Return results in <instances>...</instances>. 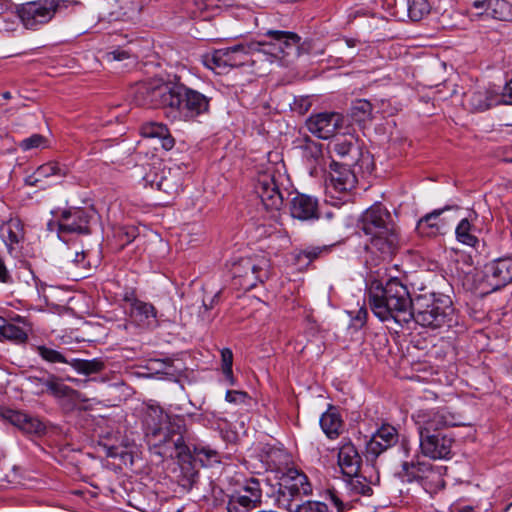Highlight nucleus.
I'll use <instances>...</instances> for the list:
<instances>
[{"mask_svg": "<svg viewBox=\"0 0 512 512\" xmlns=\"http://www.w3.org/2000/svg\"><path fill=\"white\" fill-rule=\"evenodd\" d=\"M290 214L301 221L317 219L318 200L306 194L298 193L290 202Z\"/></svg>", "mask_w": 512, "mask_h": 512, "instance_id": "26", "label": "nucleus"}, {"mask_svg": "<svg viewBox=\"0 0 512 512\" xmlns=\"http://www.w3.org/2000/svg\"><path fill=\"white\" fill-rule=\"evenodd\" d=\"M277 504L288 511L293 510L295 502H300L302 496L312 492L308 477L296 468L287 469L279 477Z\"/></svg>", "mask_w": 512, "mask_h": 512, "instance_id": "5", "label": "nucleus"}, {"mask_svg": "<svg viewBox=\"0 0 512 512\" xmlns=\"http://www.w3.org/2000/svg\"><path fill=\"white\" fill-rule=\"evenodd\" d=\"M148 431L146 436L154 446L172 444L178 455L190 452V447L185 443L186 432L183 419L171 418L164 414L159 407H150L146 416Z\"/></svg>", "mask_w": 512, "mask_h": 512, "instance_id": "2", "label": "nucleus"}, {"mask_svg": "<svg viewBox=\"0 0 512 512\" xmlns=\"http://www.w3.org/2000/svg\"><path fill=\"white\" fill-rule=\"evenodd\" d=\"M484 279L492 290H498L512 281V259L500 258L484 267Z\"/></svg>", "mask_w": 512, "mask_h": 512, "instance_id": "19", "label": "nucleus"}, {"mask_svg": "<svg viewBox=\"0 0 512 512\" xmlns=\"http://www.w3.org/2000/svg\"><path fill=\"white\" fill-rule=\"evenodd\" d=\"M0 236L9 252L24 239L23 224L19 219H10L0 227Z\"/></svg>", "mask_w": 512, "mask_h": 512, "instance_id": "30", "label": "nucleus"}, {"mask_svg": "<svg viewBox=\"0 0 512 512\" xmlns=\"http://www.w3.org/2000/svg\"><path fill=\"white\" fill-rule=\"evenodd\" d=\"M183 184V172L179 167L165 166L162 168L160 179L158 182V190L165 192L168 195L177 194Z\"/></svg>", "mask_w": 512, "mask_h": 512, "instance_id": "29", "label": "nucleus"}, {"mask_svg": "<svg viewBox=\"0 0 512 512\" xmlns=\"http://www.w3.org/2000/svg\"><path fill=\"white\" fill-rule=\"evenodd\" d=\"M0 282L10 284L13 282L12 276L7 269L4 260L0 257Z\"/></svg>", "mask_w": 512, "mask_h": 512, "instance_id": "59", "label": "nucleus"}, {"mask_svg": "<svg viewBox=\"0 0 512 512\" xmlns=\"http://www.w3.org/2000/svg\"><path fill=\"white\" fill-rule=\"evenodd\" d=\"M160 139L161 145L165 150H170L174 147L175 141L174 138L169 135V131L167 132L166 136H162Z\"/></svg>", "mask_w": 512, "mask_h": 512, "instance_id": "61", "label": "nucleus"}, {"mask_svg": "<svg viewBox=\"0 0 512 512\" xmlns=\"http://www.w3.org/2000/svg\"><path fill=\"white\" fill-rule=\"evenodd\" d=\"M356 183L355 175L347 168L334 170L330 175L329 188L335 192L343 193L354 188Z\"/></svg>", "mask_w": 512, "mask_h": 512, "instance_id": "32", "label": "nucleus"}, {"mask_svg": "<svg viewBox=\"0 0 512 512\" xmlns=\"http://www.w3.org/2000/svg\"><path fill=\"white\" fill-rule=\"evenodd\" d=\"M290 512H327V505L323 502L308 501L300 504L295 502Z\"/></svg>", "mask_w": 512, "mask_h": 512, "instance_id": "47", "label": "nucleus"}, {"mask_svg": "<svg viewBox=\"0 0 512 512\" xmlns=\"http://www.w3.org/2000/svg\"><path fill=\"white\" fill-rule=\"evenodd\" d=\"M171 84L151 80L136 84L132 90L133 101L138 106L167 108Z\"/></svg>", "mask_w": 512, "mask_h": 512, "instance_id": "10", "label": "nucleus"}, {"mask_svg": "<svg viewBox=\"0 0 512 512\" xmlns=\"http://www.w3.org/2000/svg\"><path fill=\"white\" fill-rule=\"evenodd\" d=\"M277 176L273 166L259 172L254 184V192L260 199L262 206L267 211H279L283 206L284 197L280 190Z\"/></svg>", "mask_w": 512, "mask_h": 512, "instance_id": "8", "label": "nucleus"}, {"mask_svg": "<svg viewBox=\"0 0 512 512\" xmlns=\"http://www.w3.org/2000/svg\"><path fill=\"white\" fill-rule=\"evenodd\" d=\"M421 453L433 460L448 459L454 439L441 432L419 436Z\"/></svg>", "mask_w": 512, "mask_h": 512, "instance_id": "16", "label": "nucleus"}, {"mask_svg": "<svg viewBox=\"0 0 512 512\" xmlns=\"http://www.w3.org/2000/svg\"><path fill=\"white\" fill-rule=\"evenodd\" d=\"M107 61H122L130 58V53L124 49H116L106 53Z\"/></svg>", "mask_w": 512, "mask_h": 512, "instance_id": "56", "label": "nucleus"}, {"mask_svg": "<svg viewBox=\"0 0 512 512\" xmlns=\"http://www.w3.org/2000/svg\"><path fill=\"white\" fill-rule=\"evenodd\" d=\"M369 304L374 315L382 322L394 321L403 326L412 321L415 301L407 286L397 278L389 279L384 285H372Z\"/></svg>", "mask_w": 512, "mask_h": 512, "instance_id": "1", "label": "nucleus"}, {"mask_svg": "<svg viewBox=\"0 0 512 512\" xmlns=\"http://www.w3.org/2000/svg\"><path fill=\"white\" fill-rule=\"evenodd\" d=\"M266 463L270 469L275 470L277 473L283 475L286 472L290 463V455L279 448H269L266 452Z\"/></svg>", "mask_w": 512, "mask_h": 512, "instance_id": "33", "label": "nucleus"}, {"mask_svg": "<svg viewBox=\"0 0 512 512\" xmlns=\"http://www.w3.org/2000/svg\"><path fill=\"white\" fill-rule=\"evenodd\" d=\"M397 442V430L389 424H384L377 429L367 443V453L377 457L388 448L394 446Z\"/></svg>", "mask_w": 512, "mask_h": 512, "instance_id": "23", "label": "nucleus"}, {"mask_svg": "<svg viewBox=\"0 0 512 512\" xmlns=\"http://www.w3.org/2000/svg\"><path fill=\"white\" fill-rule=\"evenodd\" d=\"M305 153L307 158H311L316 161L322 156V145L310 141L305 146Z\"/></svg>", "mask_w": 512, "mask_h": 512, "instance_id": "52", "label": "nucleus"}, {"mask_svg": "<svg viewBox=\"0 0 512 512\" xmlns=\"http://www.w3.org/2000/svg\"><path fill=\"white\" fill-rule=\"evenodd\" d=\"M3 417L26 434L41 435L46 429L38 418L20 411L7 410Z\"/></svg>", "mask_w": 512, "mask_h": 512, "instance_id": "27", "label": "nucleus"}, {"mask_svg": "<svg viewBox=\"0 0 512 512\" xmlns=\"http://www.w3.org/2000/svg\"><path fill=\"white\" fill-rule=\"evenodd\" d=\"M181 469L185 478V483H183V485H192L198 477V472L194 470L190 463L183 465Z\"/></svg>", "mask_w": 512, "mask_h": 512, "instance_id": "54", "label": "nucleus"}, {"mask_svg": "<svg viewBox=\"0 0 512 512\" xmlns=\"http://www.w3.org/2000/svg\"><path fill=\"white\" fill-rule=\"evenodd\" d=\"M320 426L329 439H336L342 432L343 420L335 409L330 408L322 414Z\"/></svg>", "mask_w": 512, "mask_h": 512, "instance_id": "31", "label": "nucleus"}, {"mask_svg": "<svg viewBox=\"0 0 512 512\" xmlns=\"http://www.w3.org/2000/svg\"><path fill=\"white\" fill-rule=\"evenodd\" d=\"M458 208L457 206H445L440 209H435L426 214L417 223L416 230L421 236L435 237L444 234L447 229V223L441 219V215L448 210Z\"/></svg>", "mask_w": 512, "mask_h": 512, "instance_id": "22", "label": "nucleus"}, {"mask_svg": "<svg viewBox=\"0 0 512 512\" xmlns=\"http://www.w3.org/2000/svg\"><path fill=\"white\" fill-rule=\"evenodd\" d=\"M328 248L326 246L323 247H307L303 250H300L295 254V260L297 263L304 262L306 260V265L310 264L313 260L318 258L321 253L327 252Z\"/></svg>", "mask_w": 512, "mask_h": 512, "instance_id": "44", "label": "nucleus"}, {"mask_svg": "<svg viewBox=\"0 0 512 512\" xmlns=\"http://www.w3.org/2000/svg\"><path fill=\"white\" fill-rule=\"evenodd\" d=\"M210 99L182 83L171 85L167 108L174 119L193 121L209 111Z\"/></svg>", "mask_w": 512, "mask_h": 512, "instance_id": "3", "label": "nucleus"}, {"mask_svg": "<svg viewBox=\"0 0 512 512\" xmlns=\"http://www.w3.org/2000/svg\"><path fill=\"white\" fill-rule=\"evenodd\" d=\"M356 147L351 140L336 138L332 143V150L340 157L348 156Z\"/></svg>", "mask_w": 512, "mask_h": 512, "instance_id": "46", "label": "nucleus"}, {"mask_svg": "<svg viewBox=\"0 0 512 512\" xmlns=\"http://www.w3.org/2000/svg\"><path fill=\"white\" fill-rule=\"evenodd\" d=\"M2 339L24 343L28 339V335L22 328L6 321L0 332V340Z\"/></svg>", "mask_w": 512, "mask_h": 512, "instance_id": "41", "label": "nucleus"}, {"mask_svg": "<svg viewBox=\"0 0 512 512\" xmlns=\"http://www.w3.org/2000/svg\"><path fill=\"white\" fill-rule=\"evenodd\" d=\"M58 5L59 0L29 2L20 9L19 18L27 29L36 30L54 17Z\"/></svg>", "mask_w": 512, "mask_h": 512, "instance_id": "11", "label": "nucleus"}, {"mask_svg": "<svg viewBox=\"0 0 512 512\" xmlns=\"http://www.w3.org/2000/svg\"><path fill=\"white\" fill-rule=\"evenodd\" d=\"M269 260L261 254L241 258L233 264L232 274L239 279V285L244 289H252L258 283H263L269 277Z\"/></svg>", "mask_w": 512, "mask_h": 512, "instance_id": "6", "label": "nucleus"}, {"mask_svg": "<svg viewBox=\"0 0 512 512\" xmlns=\"http://www.w3.org/2000/svg\"><path fill=\"white\" fill-rule=\"evenodd\" d=\"M311 107V102L308 97H302L300 99H296L293 104V110L298 112L299 114H305Z\"/></svg>", "mask_w": 512, "mask_h": 512, "instance_id": "55", "label": "nucleus"}, {"mask_svg": "<svg viewBox=\"0 0 512 512\" xmlns=\"http://www.w3.org/2000/svg\"><path fill=\"white\" fill-rule=\"evenodd\" d=\"M130 302V316L141 327L155 328L158 326L157 310L151 304L139 299H128Z\"/></svg>", "mask_w": 512, "mask_h": 512, "instance_id": "25", "label": "nucleus"}, {"mask_svg": "<svg viewBox=\"0 0 512 512\" xmlns=\"http://www.w3.org/2000/svg\"><path fill=\"white\" fill-rule=\"evenodd\" d=\"M403 471L408 477V481L413 479L421 481L425 489L431 492V480H434L437 485L444 486V481L438 471H435L429 462H404L402 464Z\"/></svg>", "mask_w": 512, "mask_h": 512, "instance_id": "21", "label": "nucleus"}, {"mask_svg": "<svg viewBox=\"0 0 512 512\" xmlns=\"http://www.w3.org/2000/svg\"><path fill=\"white\" fill-rule=\"evenodd\" d=\"M502 98L503 103L512 105V79L505 85Z\"/></svg>", "mask_w": 512, "mask_h": 512, "instance_id": "60", "label": "nucleus"}, {"mask_svg": "<svg viewBox=\"0 0 512 512\" xmlns=\"http://www.w3.org/2000/svg\"><path fill=\"white\" fill-rule=\"evenodd\" d=\"M38 355L48 363H65L69 365L70 359L66 358L60 351L45 345H39L36 347Z\"/></svg>", "mask_w": 512, "mask_h": 512, "instance_id": "42", "label": "nucleus"}, {"mask_svg": "<svg viewBox=\"0 0 512 512\" xmlns=\"http://www.w3.org/2000/svg\"><path fill=\"white\" fill-rule=\"evenodd\" d=\"M485 0H472V5L476 9L484 8Z\"/></svg>", "mask_w": 512, "mask_h": 512, "instance_id": "64", "label": "nucleus"}, {"mask_svg": "<svg viewBox=\"0 0 512 512\" xmlns=\"http://www.w3.org/2000/svg\"><path fill=\"white\" fill-rule=\"evenodd\" d=\"M465 102L471 110L482 112L500 103V100L493 91L476 88L465 94Z\"/></svg>", "mask_w": 512, "mask_h": 512, "instance_id": "28", "label": "nucleus"}, {"mask_svg": "<svg viewBox=\"0 0 512 512\" xmlns=\"http://www.w3.org/2000/svg\"><path fill=\"white\" fill-rule=\"evenodd\" d=\"M262 42L240 43L231 47L217 49L213 52L210 61L217 68L241 67L252 62L255 53H262Z\"/></svg>", "mask_w": 512, "mask_h": 512, "instance_id": "9", "label": "nucleus"}, {"mask_svg": "<svg viewBox=\"0 0 512 512\" xmlns=\"http://www.w3.org/2000/svg\"><path fill=\"white\" fill-rule=\"evenodd\" d=\"M67 174V169L65 166L60 165L57 162H48L37 168L33 176H30V179H34L31 184H36L40 182L44 178H49L52 176H57L58 178L65 177Z\"/></svg>", "mask_w": 512, "mask_h": 512, "instance_id": "36", "label": "nucleus"}, {"mask_svg": "<svg viewBox=\"0 0 512 512\" xmlns=\"http://www.w3.org/2000/svg\"><path fill=\"white\" fill-rule=\"evenodd\" d=\"M350 116L354 122L359 124L371 119V103L365 99L356 100L350 108Z\"/></svg>", "mask_w": 512, "mask_h": 512, "instance_id": "39", "label": "nucleus"}, {"mask_svg": "<svg viewBox=\"0 0 512 512\" xmlns=\"http://www.w3.org/2000/svg\"><path fill=\"white\" fill-rule=\"evenodd\" d=\"M222 360V371L225 377L229 380L230 384H234L232 364H233V353L229 348L221 350Z\"/></svg>", "mask_w": 512, "mask_h": 512, "instance_id": "45", "label": "nucleus"}, {"mask_svg": "<svg viewBox=\"0 0 512 512\" xmlns=\"http://www.w3.org/2000/svg\"><path fill=\"white\" fill-rule=\"evenodd\" d=\"M266 36L270 37L271 43H263L262 53L270 54L275 58H279L281 55L289 54V51L293 48H297L300 43V36L294 32L280 31V30H268Z\"/></svg>", "mask_w": 512, "mask_h": 512, "instance_id": "18", "label": "nucleus"}, {"mask_svg": "<svg viewBox=\"0 0 512 512\" xmlns=\"http://www.w3.org/2000/svg\"><path fill=\"white\" fill-rule=\"evenodd\" d=\"M489 15L500 21H512V4L505 0H485Z\"/></svg>", "mask_w": 512, "mask_h": 512, "instance_id": "34", "label": "nucleus"}, {"mask_svg": "<svg viewBox=\"0 0 512 512\" xmlns=\"http://www.w3.org/2000/svg\"><path fill=\"white\" fill-rule=\"evenodd\" d=\"M69 365L78 373L91 375L99 373L106 368V363L100 358L90 360L73 358L70 359Z\"/></svg>", "mask_w": 512, "mask_h": 512, "instance_id": "35", "label": "nucleus"}, {"mask_svg": "<svg viewBox=\"0 0 512 512\" xmlns=\"http://www.w3.org/2000/svg\"><path fill=\"white\" fill-rule=\"evenodd\" d=\"M88 223L87 212L82 208L74 207L63 210L55 225L58 227L59 236L63 237L65 234L88 233Z\"/></svg>", "mask_w": 512, "mask_h": 512, "instance_id": "17", "label": "nucleus"}, {"mask_svg": "<svg viewBox=\"0 0 512 512\" xmlns=\"http://www.w3.org/2000/svg\"><path fill=\"white\" fill-rule=\"evenodd\" d=\"M218 298H219V293H216V294L212 297V299H211V301H210V303H209V304H207V303L204 301V302H203V306L205 307V309H206V310L211 309V308L213 307L214 303H216V302L218 301Z\"/></svg>", "mask_w": 512, "mask_h": 512, "instance_id": "63", "label": "nucleus"}, {"mask_svg": "<svg viewBox=\"0 0 512 512\" xmlns=\"http://www.w3.org/2000/svg\"><path fill=\"white\" fill-rule=\"evenodd\" d=\"M46 142H47V140L44 136H42L40 134H33L32 136L23 139L20 142L19 146L22 150L27 151L30 149L45 146Z\"/></svg>", "mask_w": 512, "mask_h": 512, "instance_id": "50", "label": "nucleus"}, {"mask_svg": "<svg viewBox=\"0 0 512 512\" xmlns=\"http://www.w3.org/2000/svg\"><path fill=\"white\" fill-rule=\"evenodd\" d=\"M330 498H331L332 502L334 503V505L337 507L338 512H342V505H343L342 501L334 493L330 494Z\"/></svg>", "mask_w": 512, "mask_h": 512, "instance_id": "62", "label": "nucleus"}, {"mask_svg": "<svg viewBox=\"0 0 512 512\" xmlns=\"http://www.w3.org/2000/svg\"><path fill=\"white\" fill-rule=\"evenodd\" d=\"M167 132L168 128L160 123H150L142 127V134L150 138L166 136Z\"/></svg>", "mask_w": 512, "mask_h": 512, "instance_id": "49", "label": "nucleus"}, {"mask_svg": "<svg viewBox=\"0 0 512 512\" xmlns=\"http://www.w3.org/2000/svg\"><path fill=\"white\" fill-rule=\"evenodd\" d=\"M193 457L199 461L202 466L209 467L220 462L219 454L216 450L204 445L193 446Z\"/></svg>", "mask_w": 512, "mask_h": 512, "instance_id": "38", "label": "nucleus"}, {"mask_svg": "<svg viewBox=\"0 0 512 512\" xmlns=\"http://www.w3.org/2000/svg\"><path fill=\"white\" fill-rule=\"evenodd\" d=\"M432 8L430 0H407V12L412 21H420L427 16Z\"/></svg>", "mask_w": 512, "mask_h": 512, "instance_id": "40", "label": "nucleus"}, {"mask_svg": "<svg viewBox=\"0 0 512 512\" xmlns=\"http://www.w3.org/2000/svg\"><path fill=\"white\" fill-rule=\"evenodd\" d=\"M27 381L36 395L49 393L56 399L67 400L72 407L86 401V398L77 390L62 383L54 374L46 373L43 376H29Z\"/></svg>", "mask_w": 512, "mask_h": 512, "instance_id": "7", "label": "nucleus"}, {"mask_svg": "<svg viewBox=\"0 0 512 512\" xmlns=\"http://www.w3.org/2000/svg\"><path fill=\"white\" fill-rule=\"evenodd\" d=\"M76 267L83 269L90 268V262L87 260V254L85 252H75V257L72 261Z\"/></svg>", "mask_w": 512, "mask_h": 512, "instance_id": "57", "label": "nucleus"}, {"mask_svg": "<svg viewBox=\"0 0 512 512\" xmlns=\"http://www.w3.org/2000/svg\"><path fill=\"white\" fill-rule=\"evenodd\" d=\"M161 166L159 163L158 165L153 164L143 168L144 173L141 182L144 187L150 186L151 188L156 187L158 189V182L163 168Z\"/></svg>", "mask_w": 512, "mask_h": 512, "instance_id": "43", "label": "nucleus"}, {"mask_svg": "<svg viewBox=\"0 0 512 512\" xmlns=\"http://www.w3.org/2000/svg\"><path fill=\"white\" fill-rule=\"evenodd\" d=\"M351 478V486L355 492L366 496L371 494V487L366 483L365 478H360L358 474L356 476H352Z\"/></svg>", "mask_w": 512, "mask_h": 512, "instance_id": "51", "label": "nucleus"}, {"mask_svg": "<svg viewBox=\"0 0 512 512\" xmlns=\"http://www.w3.org/2000/svg\"><path fill=\"white\" fill-rule=\"evenodd\" d=\"M475 227L472 220L463 218L455 229L456 239L467 246L474 247L478 243V238L474 235Z\"/></svg>", "mask_w": 512, "mask_h": 512, "instance_id": "37", "label": "nucleus"}, {"mask_svg": "<svg viewBox=\"0 0 512 512\" xmlns=\"http://www.w3.org/2000/svg\"><path fill=\"white\" fill-rule=\"evenodd\" d=\"M137 236L138 229L134 226H123L116 231V237L122 242V248L131 243Z\"/></svg>", "mask_w": 512, "mask_h": 512, "instance_id": "48", "label": "nucleus"}, {"mask_svg": "<svg viewBox=\"0 0 512 512\" xmlns=\"http://www.w3.org/2000/svg\"><path fill=\"white\" fill-rule=\"evenodd\" d=\"M338 465L343 475L347 477L356 476L359 473L362 458L351 441H345L339 447Z\"/></svg>", "mask_w": 512, "mask_h": 512, "instance_id": "24", "label": "nucleus"}, {"mask_svg": "<svg viewBox=\"0 0 512 512\" xmlns=\"http://www.w3.org/2000/svg\"><path fill=\"white\" fill-rule=\"evenodd\" d=\"M367 237L366 250L378 253L382 259L390 258L399 248V236L395 228L389 229L387 233H375Z\"/></svg>", "mask_w": 512, "mask_h": 512, "instance_id": "20", "label": "nucleus"}, {"mask_svg": "<svg viewBox=\"0 0 512 512\" xmlns=\"http://www.w3.org/2000/svg\"><path fill=\"white\" fill-rule=\"evenodd\" d=\"M367 315H368L367 309L364 307L360 308L357 311L356 315L352 318L353 325L355 327L361 328L366 322Z\"/></svg>", "mask_w": 512, "mask_h": 512, "instance_id": "58", "label": "nucleus"}, {"mask_svg": "<svg viewBox=\"0 0 512 512\" xmlns=\"http://www.w3.org/2000/svg\"><path fill=\"white\" fill-rule=\"evenodd\" d=\"M248 398V394L244 391L228 390L225 399L230 403H242Z\"/></svg>", "mask_w": 512, "mask_h": 512, "instance_id": "53", "label": "nucleus"}, {"mask_svg": "<svg viewBox=\"0 0 512 512\" xmlns=\"http://www.w3.org/2000/svg\"><path fill=\"white\" fill-rule=\"evenodd\" d=\"M412 313V320L417 324L423 327L437 329L443 326H451L454 308L448 296H440L437 298L420 296L415 299Z\"/></svg>", "mask_w": 512, "mask_h": 512, "instance_id": "4", "label": "nucleus"}, {"mask_svg": "<svg viewBox=\"0 0 512 512\" xmlns=\"http://www.w3.org/2000/svg\"><path fill=\"white\" fill-rule=\"evenodd\" d=\"M419 436L431 435L439 430L455 426L456 418L446 408L431 409L428 411H419L416 415Z\"/></svg>", "mask_w": 512, "mask_h": 512, "instance_id": "14", "label": "nucleus"}, {"mask_svg": "<svg viewBox=\"0 0 512 512\" xmlns=\"http://www.w3.org/2000/svg\"><path fill=\"white\" fill-rule=\"evenodd\" d=\"M262 490L256 478L246 481L244 487L232 494L227 503L228 512H250L261 502Z\"/></svg>", "mask_w": 512, "mask_h": 512, "instance_id": "12", "label": "nucleus"}, {"mask_svg": "<svg viewBox=\"0 0 512 512\" xmlns=\"http://www.w3.org/2000/svg\"><path fill=\"white\" fill-rule=\"evenodd\" d=\"M359 228L366 236H370L375 233H387L395 227L390 212L383 205L375 204L363 212Z\"/></svg>", "mask_w": 512, "mask_h": 512, "instance_id": "13", "label": "nucleus"}, {"mask_svg": "<svg viewBox=\"0 0 512 512\" xmlns=\"http://www.w3.org/2000/svg\"><path fill=\"white\" fill-rule=\"evenodd\" d=\"M344 125V117L337 112H322L306 120L307 129L320 139L332 137Z\"/></svg>", "mask_w": 512, "mask_h": 512, "instance_id": "15", "label": "nucleus"}]
</instances>
